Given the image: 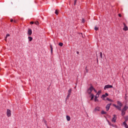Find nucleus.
<instances>
[{
    "label": "nucleus",
    "mask_w": 128,
    "mask_h": 128,
    "mask_svg": "<svg viewBox=\"0 0 128 128\" xmlns=\"http://www.w3.org/2000/svg\"><path fill=\"white\" fill-rule=\"evenodd\" d=\"M94 30H98V28L96 27V26H95L94 27Z\"/></svg>",
    "instance_id": "29"
},
{
    "label": "nucleus",
    "mask_w": 128,
    "mask_h": 128,
    "mask_svg": "<svg viewBox=\"0 0 128 128\" xmlns=\"http://www.w3.org/2000/svg\"><path fill=\"white\" fill-rule=\"evenodd\" d=\"M94 101L95 102H98V98L95 97Z\"/></svg>",
    "instance_id": "33"
},
{
    "label": "nucleus",
    "mask_w": 128,
    "mask_h": 128,
    "mask_svg": "<svg viewBox=\"0 0 128 128\" xmlns=\"http://www.w3.org/2000/svg\"><path fill=\"white\" fill-rule=\"evenodd\" d=\"M112 88V85H110V84L106 85L104 86V90H106V88Z\"/></svg>",
    "instance_id": "6"
},
{
    "label": "nucleus",
    "mask_w": 128,
    "mask_h": 128,
    "mask_svg": "<svg viewBox=\"0 0 128 128\" xmlns=\"http://www.w3.org/2000/svg\"><path fill=\"white\" fill-rule=\"evenodd\" d=\"M90 96L91 97V100H94V94H91Z\"/></svg>",
    "instance_id": "18"
},
{
    "label": "nucleus",
    "mask_w": 128,
    "mask_h": 128,
    "mask_svg": "<svg viewBox=\"0 0 128 128\" xmlns=\"http://www.w3.org/2000/svg\"><path fill=\"white\" fill-rule=\"evenodd\" d=\"M118 16H120V18H122V14H118Z\"/></svg>",
    "instance_id": "38"
},
{
    "label": "nucleus",
    "mask_w": 128,
    "mask_h": 128,
    "mask_svg": "<svg viewBox=\"0 0 128 128\" xmlns=\"http://www.w3.org/2000/svg\"><path fill=\"white\" fill-rule=\"evenodd\" d=\"M8 36H10V34H7L6 35V38H5V40L6 41V38H8Z\"/></svg>",
    "instance_id": "22"
},
{
    "label": "nucleus",
    "mask_w": 128,
    "mask_h": 128,
    "mask_svg": "<svg viewBox=\"0 0 128 128\" xmlns=\"http://www.w3.org/2000/svg\"><path fill=\"white\" fill-rule=\"evenodd\" d=\"M55 14H57V15L58 14V10H56Z\"/></svg>",
    "instance_id": "26"
},
{
    "label": "nucleus",
    "mask_w": 128,
    "mask_h": 128,
    "mask_svg": "<svg viewBox=\"0 0 128 128\" xmlns=\"http://www.w3.org/2000/svg\"><path fill=\"white\" fill-rule=\"evenodd\" d=\"M124 114H126V111L122 110V116H124Z\"/></svg>",
    "instance_id": "15"
},
{
    "label": "nucleus",
    "mask_w": 128,
    "mask_h": 128,
    "mask_svg": "<svg viewBox=\"0 0 128 128\" xmlns=\"http://www.w3.org/2000/svg\"><path fill=\"white\" fill-rule=\"evenodd\" d=\"M58 46H64V44L62 42H60L58 44Z\"/></svg>",
    "instance_id": "21"
},
{
    "label": "nucleus",
    "mask_w": 128,
    "mask_h": 128,
    "mask_svg": "<svg viewBox=\"0 0 128 128\" xmlns=\"http://www.w3.org/2000/svg\"><path fill=\"white\" fill-rule=\"evenodd\" d=\"M128 96H126V94L125 100H127Z\"/></svg>",
    "instance_id": "40"
},
{
    "label": "nucleus",
    "mask_w": 128,
    "mask_h": 128,
    "mask_svg": "<svg viewBox=\"0 0 128 128\" xmlns=\"http://www.w3.org/2000/svg\"><path fill=\"white\" fill-rule=\"evenodd\" d=\"M95 98H100V94H96Z\"/></svg>",
    "instance_id": "23"
},
{
    "label": "nucleus",
    "mask_w": 128,
    "mask_h": 128,
    "mask_svg": "<svg viewBox=\"0 0 128 128\" xmlns=\"http://www.w3.org/2000/svg\"><path fill=\"white\" fill-rule=\"evenodd\" d=\"M100 58H102V52H100Z\"/></svg>",
    "instance_id": "25"
},
{
    "label": "nucleus",
    "mask_w": 128,
    "mask_h": 128,
    "mask_svg": "<svg viewBox=\"0 0 128 128\" xmlns=\"http://www.w3.org/2000/svg\"><path fill=\"white\" fill-rule=\"evenodd\" d=\"M14 22V20L10 19V22Z\"/></svg>",
    "instance_id": "41"
},
{
    "label": "nucleus",
    "mask_w": 128,
    "mask_h": 128,
    "mask_svg": "<svg viewBox=\"0 0 128 128\" xmlns=\"http://www.w3.org/2000/svg\"><path fill=\"white\" fill-rule=\"evenodd\" d=\"M116 122V116L114 115V118L112 120V122Z\"/></svg>",
    "instance_id": "8"
},
{
    "label": "nucleus",
    "mask_w": 128,
    "mask_h": 128,
    "mask_svg": "<svg viewBox=\"0 0 128 128\" xmlns=\"http://www.w3.org/2000/svg\"><path fill=\"white\" fill-rule=\"evenodd\" d=\"M93 90H94L95 92H96V90L94 88Z\"/></svg>",
    "instance_id": "37"
},
{
    "label": "nucleus",
    "mask_w": 128,
    "mask_h": 128,
    "mask_svg": "<svg viewBox=\"0 0 128 128\" xmlns=\"http://www.w3.org/2000/svg\"><path fill=\"white\" fill-rule=\"evenodd\" d=\"M76 54H80V52H76Z\"/></svg>",
    "instance_id": "42"
},
{
    "label": "nucleus",
    "mask_w": 128,
    "mask_h": 128,
    "mask_svg": "<svg viewBox=\"0 0 128 128\" xmlns=\"http://www.w3.org/2000/svg\"><path fill=\"white\" fill-rule=\"evenodd\" d=\"M125 121L123 122L122 124L123 126H124V128H128V124H126V122L128 120V116H126L124 117Z\"/></svg>",
    "instance_id": "1"
},
{
    "label": "nucleus",
    "mask_w": 128,
    "mask_h": 128,
    "mask_svg": "<svg viewBox=\"0 0 128 128\" xmlns=\"http://www.w3.org/2000/svg\"><path fill=\"white\" fill-rule=\"evenodd\" d=\"M70 94H68L66 97L70 98Z\"/></svg>",
    "instance_id": "34"
},
{
    "label": "nucleus",
    "mask_w": 128,
    "mask_h": 128,
    "mask_svg": "<svg viewBox=\"0 0 128 128\" xmlns=\"http://www.w3.org/2000/svg\"><path fill=\"white\" fill-rule=\"evenodd\" d=\"M108 124H110V126H112V124H110V122L109 121H108Z\"/></svg>",
    "instance_id": "35"
},
{
    "label": "nucleus",
    "mask_w": 128,
    "mask_h": 128,
    "mask_svg": "<svg viewBox=\"0 0 128 128\" xmlns=\"http://www.w3.org/2000/svg\"><path fill=\"white\" fill-rule=\"evenodd\" d=\"M68 94H72V88L69 89L68 90Z\"/></svg>",
    "instance_id": "16"
},
{
    "label": "nucleus",
    "mask_w": 128,
    "mask_h": 128,
    "mask_svg": "<svg viewBox=\"0 0 128 128\" xmlns=\"http://www.w3.org/2000/svg\"><path fill=\"white\" fill-rule=\"evenodd\" d=\"M94 90V86H91L88 89L87 92L88 94H92V92Z\"/></svg>",
    "instance_id": "2"
},
{
    "label": "nucleus",
    "mask_w": 128,
    "mask_h": 128,
    "mask_svg": "<svg viewBox=\"0 0 128 128\" xmlns=\"http://www.w3.org/2000/svg\"><path fill=\"white\" fill-rule=\"evenodd\" d=\"M85 70H86V72H88V66L86 67Z\"/></svg>",
    "instance_id": "27"
},
{
    "label": "nucleus",
    "mask_w": 128,
    "mask_h": 128,
    "mask_svg": "<svg viewBox=\"0 0 128 128\" xmlns=\"http://www.w3.org/2000/svg\"><path fill=\"white\" fill-rule=\"evenodd\" d=\"M76 2H78V0H74V6H76Z\"/></svg>",
    "instance_id": "31"
},
{
    "label": "nucleus",
    "mask_w": 128,
    "mask_h": 128,
    "mask_svg": "<svg viewBox=\"0 0 128 128\" xmlns=\"http://www.w3.org/2000/svg\"><path fill=\"white\" fill-rule=\"evenodd\" d=\"M14 22H16V21H15V20H14Z\"/></svg>",
    "instance_id": "46"
},
{
    "label": "nucleus",
    "mask_w": 128,
    "mask_h": 128,
    "mask_svg": "<svg viewBox=\"0 0 128 128\" xmlns=\"http://www.w3.org/2000/svg\"><path fill=\"white\" fill-rule=\"evenodd\" d=\"M102 114H106V112H104V110H102L101 112Z\"/></svg>",
    "instance_id": "19"
},
{
    "label": "nucleus",
    "mask_w": 128,
    "mask_h": 128,
    "mask_svg": "<svg viewBox=\"0 0 128 128\" xmlns=\"http://www.w3.org/2000/svg\"><path fill=\"white\" fill-rule=\"evenodd\" d=\"M35 24H36V26H38V22L36 21L34 22Z\"/></svg>",
    "instance_id": "28"
},
{
    "label": "nucleus",
    "mask_w": 128,
    "mask_h": 128,
    "mask_svg": "<svg viewBox=\"0 0 128 128\" xmlns=\"http://www.w3.org/2000/svg\"><path fill=\"white\" fill-rule=\"evenodd\" d=\"M117 104L118 105H119V106H121V107L122 106V102H120L118 101Z\"/></svg>",
    "instance_id": "13"
},
{
    "label": "nucleus",
    "mask_w": 128,
    "mask_h": 128,
    "mask_svg": "<svg viewBox=\"0 0 128 128\" xmlns=\"http://www.w3.org/2000/svg\"><path fill=\"white\" fill-rule=\"evenodd\" d=\"M106 96H108V93H106L105 94L102 95V96L101 98H106Z\"/></svg>",
    "instance_id": "11"
},
{
    "label": "nucleus",
    "mask_w": 128,
    "mask_h": 128,
    "mask_svg": "<svg viewBox=\"0 0 128 128\" xmlns=\"http://www.w3.org/2000/svg\"><path fill=\"white\" fill-rule=\"evenodd\" d=\"M110 106H112V103L108 104L106 106V108L107 112H108V110H110Z\"/></svg>",
    "instance_id": "5"
},
{
    "label": "nucleus",
    "mask_w": 128,
    "mask_h": 128,
    "mask_svg": "<svg viewBox=\"0 0 128 128\" xmlns=\"http://www.w3.org/2000/svg\"><path fill=\"white\" fill-rule=\"evenodd\" d=\"M97 94H102V90H100Z\"/></svg>",
    "instance_id": "30"
},
{
    "label": "nucleus",
    "mask_w": 128,
    "mask_h": 128,
    "mask_svg": "<svg viewBox=\"0 0 128 128\" xmlns=\"http://www.w3.org/2000/svg\"><path fill=\"white\" fill-rule=\"evenodd\" d=\"M68 98H68V97H66V100H68Z\"/></svg>",
    "instance_id": "39"
},
{
    "label": "nucleus",
    "mask_w": 128,
    "mask_h": 128,
    "mask_svg": "<svg viewBox=\"0 0 128 128\" xmlns=\"http://www.w3.org/2000/svg\"><path fill=\"white\" fill-rule=\"evenodd\" d=\"M111 126H113V127L114 126V124H112Z\"/></svg>",
    "instance_id": "43"
},
{
    "label": "nucleus",
    "mask_w": 128,
    "mask_h": 128,
    "mask_svg": "<svg viewBox=\"0 0 128 128\" xmlns=\"http://www.w3.org/2000/svg\"><path fill=\"white\" fill-rule=\"evenodd\" d=\"M28 38L29 42H32V36H28Z\"/></svg>",
    "instance_id": "17"
},
{
    "label": "nucleus",
    "mask_w": 128,
    "mask_h": 128,
    "mask_svg": "<svg viewBox=\"0 0 128 128\" xmlns=\"http://www.w3.org/2000/svg\"><path fill=\"white\" fill-rule=\"evenodd\" d=\"M30 24H34V22H30Z\"/></svg>",
    "instance_id": "36"
},
{
    "label": "nucleus",
    "mask_w": 128,
    "mask_h": 128,
    "mask_svg": "<svg viewBox=\"0 0 128 128\" xmlns=\"http://www.w3.org/2000/svg\"><path fill=\"white\" fill-rule=\"evenodd\" d=\"M123 24H124V28H123V30H124L125 32H126V30H128V26H126V24L123 23Z\"/></svg>",
    "instance_id": "9"
},
{
    "label": "nucleus",
    "mask_w": 128,
    "mask_h": 128,
    "mask_svg": "<svg viewBox=\"0 0 128 128\" xmlns=\"http://www.w3.org/2000/svg\"><path fill=\"white\" fill-rule=\"evenodd\" d=\"M6 116L8 118H10V116H12V111H10V109H7Z\"/></svg>",
    "instance_id": "3"
},
{
    "label": "nucleus",
    "mask_w": 128,
    "mask_h": 128,
    "mask_svg": "<svg viewBox=\"0 0 128 128\" xmlns=\"http://www.w3.org/2000/svg\"><path fill=\"white\" fill-rule=\"evenodd\" d=\"M106 100H108V102H114V100H112L111 99H110L108 98H106Z\"/></svg>",
    "instance_id": "20"
},
{
    "label": "nucleus",
    "mask_w": 128,
    "mask_h": 128,
    "mask_svg": "<svg viewBox=\"0 0 128 128\" xmlns=\"http://www.w3.org/2000/svg\"><path fill=\"white\" fill-rule=\"evenodd\" d=\"M113 106L116 108L118 110H122V107L120 106H116V104H113Z\"/></svg>",
    "instance_id": "7"
},
{
    "label": "nucleus",
    "mask_w": 128,
    "mask_h": 128,
    "mask_svg": "<svg viewBox=\"0 0 128 128\" xmlns=\"http://www.w3.org/2000/svg\"><path fill=\"white\" fill-rule=\"evenodd\" d=\"M85 22H86V20H84V19L82 18V22L83 24H84Z\"/></svg>",
    "instance_id": "32"
},
{
    "label": "nucleus",
    "mask_w": 128,
    "mask_h": 128,
    "mask_svg": "<svg viewBox=\"0 0 128 128\" xmlns=\"http://www.w3.org/2000/svg\"><path fill=\"white\" fill-rule=\"evenodd\" d=\"M32 29H28V36H32Z\"/></svg>",
    "instance_id": "10"
},
{
    "label": "nucleus",
    "mask_w": 128,
    "mask_h": 128,
    "mask_svg": "<svg viewBox=\"0 0 128 128\" xmlns=\"http://www.w3.org/2000/svg\"><path fill=\"white\" fill-rule=\"evenodd\" d=\"M50 50H51V52L52 54V45L50 46Z\"/></svg>",
    "instance_id": "24"
},
{
    "label": "nucleus",
    "mask_w": 128,
    "mask_h": 128,
    "mask_svg": "<svg viewBox=\"0 0 128 128\" xmlns=\"http://www.w3.org/2000/svg\"><path fill=\"white\" fill-rule=\"evenodd\" d=\"M44 122H46V121H45V120H44Z\"/></svg>",
    "instance_id": "45"
},
{
    "label": "nucleus",
    "mask_w": 128,
    "mask_h": 128,
    "mask_svg": "<svg viewBox=\"0 0 128 128\" xmlns=\"http://www.w3.org/2000/svg\"><path fill=\"white\" fill-rule=\"evenodd\" d=\"M97 62H98V59L97 58Z\"/></svg>",
    "instance_id": "44"
},
{
    "label": "nucleus",
    "mask_w": 128,
    "mask_h": 128,
    "mask_svg": "<svg viewBox=\"0 0 128 128\" xmlns=\"http://www.w3.org/2000/svg\"><path fill=\"white\" fill-rule=\"evenodd\" d=\"M100 108L99 106H96L93 110V112H100Z\"/></svg>",
    "instance_id": "4"
},
{
    "label": "nucleus",
    "mask_w": 128,
    "mask_h": 128,
    "mask_svg": "<svg viewBox=\"0 0 128 128\" xmlns=\"http://www.w3.org/2000/svg\"><path fill=\"white\" fill-rule=\"evenodd\" d=\"M128 109V106H125L124 108H122V110H124L126 112Z\"/></svg>",
    "instance_id": "12"
},
{
    "label": "nucleus",
    "mask_w": 128,
    "mask_h": 128,
    "mask_svg": "<svg viewBox=\"0 0 128 128\" xmlns=\"http://www.w3.org/2000/svg\"><path fill=\"white\" fill-rule=\"evenodd\" d=\"M66 118L68 122H70V116H66Z\"/></svg>",
    "instance_id": "14"
}]
</instances>
